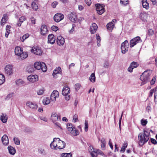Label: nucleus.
<instances>
[{
    "label": "nucleus",
    "mask_w": 157,
    "mask_h": 157,
    "mask_svg": "<svg viewBox=\"0 0 157 157\" xmlns=\"http://www.w3.org/2000/svg\"><path fill=\"white\" fill-rule=\"evenodd\" d=\"M152 73L151 71L147 70L144 71L140 76V79L142 82H147L150 80V76Z\"/></svg>",
    "instance_id": "1"
},
{
    "label": "nucleus",
    "mask_w": 157,
    "mask_h": 157,
    "mask_svg": "<svg viewBox=\"0 0 157 157\" xmlns=\"http://www.w3.org/2000/svg\"><path fill=\"white\" fill-rule=\"evenodd\" d=\"M34 68L37 70L41 69L44 72H46L47 70V67L45 64L43 63L36 62L34 65Z\"/></svg>",
    "instance_id": "2"
},
{
    "label": "nucleus",
    "mask_w": 157,
    "mask_h": 157,
    "mask_svg": "<svg viewBox=\"0 0 157 157\" xmlns=\"http://www.w3.org/2000/svg\"><path fill=\"white\" fill-rule=\"evenodd\" d=\"M67 128L68 131L73 136H77L79 134V132L77 130L72 124L68 123L67 124Z\"/></svg>",
    "instance_id": "3"
},
{
    "label": "nucleus",
    "mask_w": 157,
    "mask_h": 157,
    "mask_svg": "<svg viewBox=\"0 0 157 157\" xmlns=\"http://www.w3.org/2000/svg\"><path fill=\"white\" fill-rule=\"evenodd\" d=\"M138 139L139 140V145L142 146L143 145L146 143L149 140L147 137L143 135L142 133H140L138 136Z\"/></svg>",
    "instance_id": "4"
},
{
    "label": "nucleus",
    "mask_w": 157,
    "mask_h": 157,
    "mask_svg": "<svg viewBox=\"0 0 157 157\" xmlns=\"http://www.w3.org/2000/svg\"><path fill=\"white\" fill-rule=\"evenodd\" d=\"M96 10L98 14L101 15L105 11L104 5L101 4H95Z\"/></svg>",
    "instance_id": "5"
},
{
    "label": "nucleus",
    "mask_w": 157,
    "mask_h": 157,
    "mask_svg": "<svg viewBox=\"0 0 157 157\" xmlns=\"http://www.w3.org/2000/svg\"><path fill=\"white\" fill-rule=\"evenodd\" d=\"M142 41L141 40L140 37L139 36H136L130 40V48H132L137 44L141 42Z\"/></svg>",
    "instance_id": "6"
},
{
    "label": "nucleus",
    "mask_w": 157,
    "mask_h": 157,
    "mask_svg": "<svg viewBox=\"0 0 157 157\" xmlns=\"http://www.w3.org/2000/svg\"><path fill=\"white\" fill-rule=\"evenodd\" d=\"M31 51L36 55H41L42 53V51L41 49L37 46H34L31 49Z\"/></svg>",
    "instance_id": "7"
},
{
    "label": "nucleus",
    "mask_w": 157,
    "mask_h": 157,
    "mask_svg": "<svg viewBox=\"0 0 157 157\" xmlns=\"http://www.w3.org/2000/svg\"><path fill=\"white\" fill-rule=\"evenodd\" d=\"M68 17L69 20L73 22H75L77 20V15L75 13H69L68 15Z\"/></svg>",
    "instance_id": "8"
},
{
    "label": "nucleus",
    "mask_w": 157,
    "mask_h": 157,
    "mask_svg": "<svg viewBox=\"0 0 157 157\" xmlns=\"http://www.w3.org/2000/svg\"><path fill=\"white\" fill-rule=\"evenodd\" d=\"M63 18L64 15L63 14L61 13H57L55 15L54 17V19L56 22H58L63 20Z\"/></svg>",
    "instance_id": "9"
},
{
    "label": "nucleus",
    "mask_w": 157,
    "mask_h": 157,
    "mask_svg": "<svg viewBox=\"0 0 157 157\" xmlns=\"http://www.w3.org/2000/svg\"><path fill=\"white\" fill-rule=\"evenodd\" d=\"M5 72L8 75H11L13 73V66L11 65H7L5 68Z\"/></svg>",
    "instance_id": "10"
},
{
    "label": "nucleus",
    "mask_w": 157,
    "mask_h": 157,
    "mask_svg": "<svg viewBox=\"0 0 157 157\" xmlns=\"http://www.w3.org/2000/svg\"><path fill=\"white\" fill-rule=\"evenodd\" d=\"M28 80L32 82H34L38 80V77L37 75H31L27 77Z\"/></svg>",
    "instance_id": "11"
},
{
    "label": "nucleus",
    "mask_w": 157,
    "mask_h": 157,
    "mask_svg": "<svg viewBox=\"0 0 157 157\" xmlns=\"http://www.w3.org/2000/svg\"><path fill=\"white\" fill-rule=\"evenodd\" d=\"M66 146V143L64 141L61 140L58 138V142L57 146V149H62L64 148Z\"/></svg>",
    "instance_id": "12"
},
{
    "label": "nucleus",
    "mask_w": 157,
    "mask_h": 157,
    "mask_svg": "<svg viewBox=\"0 0 157 157\" xmlns=\"http://www.w3.org/2000/svg\"><path fill=\"white\" fill-rule=\"evenodd\" d=\"M59 95V93L57 91L54 90L51 95V100L52 101H55L56 100V98L58 97Z\"/></svg>",
    "instance_id": "13"
},
{
    "label": "nucleus",
    "mask_w": 157,
    "mask_h": 157,
    "mask_svg": "<svg viewBox=\"0 0 157 157\" xmlns=\"http://www.w3.org/2000/svg\"><path fill=\"white\" fill-rule=\"evenodd\" d=\"M26 105L27 106L33 110H36L38 108V105L36 103H33L31 101H27Z\"/></svg>",
    "instance_id": "14"
},
{
    "label": "nucleus",
    "mask_w": 157,
    "mask_h": 157,
    "mask_svg": "<svg viewBox=\"0 0 157 157\" xmlns=\"http://www.w3.org/2000/svg\"><path fill=\"white\" fill-rule=\"evenodd\" d=\"M58 138H55L53 141L50 144L51 148L53 149H57V146L58 142Z\"/></svg>",
    "instance_id": "15"
},
{
    "label": "nucleus",
    "mask_w": 157,
    "mask_h": 157,
    "mask_svg": "<svg viewBox=\"0 0 157 157\" xmlns=\"http://www.w3.org/2000/svg\"><path fill=\"white\" fill-rule=\"evenodd\" d=\"M51 120L54 123L58 120H60V117L57 113H52L51 116Z\"/></svg>",
    "instance_id": "16"
},
{
    "label": "nucleus",
    "mask_w": 157,
    "mask_h": 157,
    "mask_svg": "<svg viewBox=\"0 0 157 157\" xmlns=\"http://www.w3.org/2000/svg\"><path fill=\"white\" fill-rule=\"evenodd\" d=\"M56 37L54 35L49 34L48 36V43L51 44H53L55 42Z\"/></svg>",
    "instance_id": "17"
},
{
    "label": "nucleus",
    "mask_w": 157,
    "mask_h": 157,
    "mask_svg": "<svg viewBox=\"0 0 157 157\" xmlns=\"http://www.w3.org/2000/svg\"><path fill=\"white\" fill-rule=\"evenodd\" d=\"M57 44L59 46H62L64 44L65 41L64 38L61 36H58L56 40Z\"/></svg>",
    "instance_id": "18"
},
{
    "label": "nucleus",
    "mask_w": 157,
    "mask_h": 157,
    "mask_svg": "<svg viewBox=\"0 0 157 157\" xmlns=\"http://www.w3.org/2000/svg\"><path fill=\"white\" fill-rule=\"evenodd\" d=\"M97 28V25L95 23H93L90 28V31L91 34H94L96 32Z\"/></svg>",
    "instance_id": "19"
},
{
    "label": "nucleus",
    "mask_w": 157,
    "mask_h": 157,
    "mask_svg": "<svg viewBox=\"0 0 157 157\" xmlns=\"http://www.w3.org/2000/svg\"><path fill=\"white\" fill-rule=\"evenodd\" d=\"M2 141L4 145H7L9 144V139L7 135H4L2 138Z\"/></svg>",
    "instance_id": "20"
},
{
    "label": "nucleus",
    "mask_w": 157,
    "mask_h": 157,
    "mask_svg": "<svg viewBox=\"0 0 157 157\" xmlns=\"http://www.w3.org/2000/svg\"><path fill=\"white\" fill-rule=\"evenodd\" d=\"M70 91V89L67 86H64L62 90V94L64 96L68 95Z\"/></svg>",
    "instance_id": "21"
},
{
    "label": "nucleus",
    "mask_w": 157,
    "mask_h": 157,
    "mask_svg": "<svg viewBox=\"0 0 157 157\" xmlns=\"http://www.w3.org/2000/svg\"><path fill=\"white\" fill-rule=\"evenodd\" d=\"M41 34L44 35L46 34L48 30L46 25H42L40 28Z\"/></svg>",
    "instance_id": "22"
},
{
    "label": "nucleus",
    "mask_w": 157,
    "mask_h": 157,
    "mask_svg": "<svg viewBox=\"0 0 157 157\" xmlns=\"http://www.w3.org/2000/svg\"><path fill=\"white\" fill-rule=\"evenodd\" d=\"M148 15L146 13H141L140 15V19L143 21H147Z\"/></svg>",
    "instance_id": "23"
},
{
    "label": "nucleus",
    "mask_w": 157,
    "mask_h": 157,
    "mask_svg": "<svg viewBox=\"0 0 157 157\" xmlns=\"http://www.w3.org/2000/svg\"><path fill=\"white\" fill-rule=\"evenodd\" d=\"M95 149H94L93 147L90 146L88 147V150L90 153V155L92 157H95L96 155H94V151Z\"/></svg>",
    "instance_id": "24"
},
{
    "label": "nucleus",
    "mask_w": 157,
    "mask_h": 157,
    "mask_svg": "<svg viewBox=\"0 0 157 157\" xmlns=\"http://www.w3.org/2000/svg\"><path fill=\"white\" fill-rule=\"evenodd\" d=\"M142 3L143 7L146 10H147L149 8V4L147 2V0H142Z\"/></svg>",
    "instance_id": "25"
},
{
    "label": "nucleus",
    "mask_w": 157,
    "mask_h": 157,
    "mask_svg": "<svg viewBox=\"0 0 157 157\" xmlns=\"http://www.w3.org/2000/svg\"><path fill=\"white\" fill-rule=\"evenodd\" d=\"M14 52L16 55L19 56L22 52L21 49L20 47H16L15 48Z\"/></svg>",
    "instance_id": "26"
},
{
    "label": "nucleus",
    "mask_w": 157,
    "mask_h": 157,
    "mask_svg": "<svg viewBox=\"0 0 157 157\" xmlns=\"http://www.w3.org/2000/svg\"><path fill=\"white\" fill-rule=\"evenodd\" d=\"M0 120L3 123H6L7 120V117H6V115L5 114L2 113L1 116Z\"/></svg>",
    "instance_id": "27"
},
{
    "label": "nucleus",
    "mask_w": 157,
    "mask_h": 157,
    "mask_svg": "<svg viewBox=\"0 0 157 157\" xmlns=\"http://www.w3.org/2000/svg\"><path fill=\"white\" fill-rule=\"evenodd\" d=\"M8 149L9 153L12 155H13L16 152L15 149L11 146H9L8 147Z\"/></svg>",
    "instance_id": "28"
},
{
    "label": "nucleus",
    "mask_w": 157,
    "mask_h": 157,
    "mask_svg": "<svg viewBox=\"0 0 157 157\" xmlns=\"http://www.w3.org/2000/svg\"><path fill=\"white\" fill-rule=\"evenodd\" d=\"M38 152L40 154L45 155H47V153L45 150L43 148L40 147L38 149Z\"/></svg>",
    "instance_id": "29"
},
{
    "label": "nucleus",
    "mask_w": 157,
    "mask_h": 157,
    "mask_svg": "<svg viewBox=\"0 0 157 157\" xmlns=\"http://www.w3.org/2000/svg\"><path fill=\"white\" fill-rule=\"evenodd\" d=\"M11 28V26L10 25H7L6 27V32L5 33V36L7 38L8 35L10 33V29Z\"/></svg>",
    "instance_id": "30"
},
{
    "label": "nucleus",
    "mask_w": 157,
    "mask_h": 157,
    "mask_svg": "<svg viewBox=\"0 0 157 157\" xmlns=\"http://www.w3.org/2000/svg\"><path fill=\"white\" fill-rule=\"evenodd\" d=\"M106 26L108 30L111 31L113 29L114 24L112 22H110Z\"/></svg>",
    "instance_id": "31"
},
{
    "label": "nucleus",
    "mask_w": 157,
    "mask_h": 157,
    "mask_svg": "<svg viewBox=\"0 0 157 157\" xmlns=\"http://www.w3.org/2000/svg\"><path fill=\"white\" fill-rule=\"evenodd\" d=\"M22 59H24L28 56V54L26 52H22L19 56Z\"/></svg>",
    "instance_id": "32"
},
{
    "label": "nucleus",
    "mask_w": 157,
    "mask_h": 157,
    "mask_svg": "<svg viewBox=\"0 0 157 157\" xmlns=\"http://www.w3.org/2000/svg\"><path fill=\"white\" fill-rule=\"evenodd\" d=\"M56 69L57 68H56V69L54 70L53 73V75H55V74H56L57 75L58 74H61V73L62 72L61 68L60 67H59L58 68H57V69Z\"/></svg>",
    "instance_id": "33"
},
{
    "label": "nucleus",
    "mask_w": 157,
    "mask_h": 157,
    "mask_svg": "<svg viewBox=\"0 0 157 157\" xmlns=\"http://www.w3.org/2000/svg\"><path fill=\"white\" fill-rule=\"evenodd\" d=\"M89 80L92 82H94L95 81V77L94 73H92L89 77Z\"/></svg>",
    "instance_id": "34"
},
{
    "label": "nucleus",
    "mask_w": 157,
    "mask_h": 157,
    "mask_svg": "<svg viewBox=\"0 0 157 157\" xmlns=\"http://www.w3.org/2000/svg\"><path fill=\"white\" fill-rule=\"evenodd\" d=\"M98 154H100L101 155H105L99 149H95L94 151V155H96L95 157L97 156Z\"/></svg>",
    "instance_id": "35"
},
{
    "label": "nucleus",
    "mask_w": 157,
    "mask_h": 157,
    "mask_svg": "<svg viewBox=\"0 0 157 157\" xmlns=\"http://www.w3.org/2000/svg\"><path fill=\"white\" fill-rule=\"evenodd\" d=\"M143 134L146 137H147V138L149 139L150 132L149 130H144V133Z\"/></svg>",
    "instance_id": "36"
},
{
    "label": "nucleus",
    "mask_w": 157,
    "mask_h": 157,
    "mask_svg": "<svg viewBox=\"0 0 157 157\" xmlns=\"http://www.w3.org/2000/svg\"><path fill=\"white\" fill-rule=\"evenodd\" d=\"M129 43L127 40H125L121 44V47H128Z\"/></svg>",
    "instance_id": "37"
},
{
    "label": "nucleus",
    "mask_w": 157,
    "mask_h": 157,
    "mask_svg": "<svg viewBox=\"0 0 157 157\" xmlns=\"http://www.w3.org/2000/svg\"><path fill=\"white\" fill-rule=\"evenodd\" d=\"M5 77L2 74H0V85L2 84L5 81Z\"/></svg>",
    "instance_id": "38"
},
{
    "label": "nucleus",
    "mask_w": 157,
    "mask_h": 157,
    "mask_svg": "<svg viewBox=\"0 0 157 157\" xmlns=\"http://www.w3.org/2000/svg\"><path fill=\"white\" fill-rule=\"evenodd\" d=\"M16 83L18 86H21L24 84V82L21 79H18L16 81Z\"/></svg>",
    "instance_id": "39"
},
{
    "label": "nucleus",
    "mask_w": 157,
    "mask_h": 157,
    "mask_svg": "<svg viewBox=\"0 0 157 157\" xmlns=\"http://www.w3.org/2000/svg\"><path fill=\"white\" fill-rule=\"evenodd\" d=\"M96 38L97 40V45L98 47L100 46V42L101 41L100 37L99 34H97L96 35Z\"/></svg>",
    "instance_id": "40"
},
{
    "label": "nucleus",
    "mask_w": 157,
    "mask_h": 157,
    "mask_svg": "<svg viewBox=\"0 0 157 157\" xmlns=\"http://www.w3.org/2000/svg\"><path fill=\"white\" fill-rule=\"evenodd\" d=\"M130 65L134 68L137 67L138 66L139 64L137 62L133 61L131 63Z\"/></svg>",
    "instance_id": "41"
},
{
    "label": "nucleus",
    "mask_w": 157,
    "mask_h": 157,
    "mask_svg": "<svg viewBox=\"0 0 157 157\" xmlns=\"http://www.w3.org/2000/svg\"><path fill=\"white\" fill-rule=\"evenodd\" d=\"M34 68L33 66H30L27 69V71L29 72L32 73L34 71Z\"/></svg>",
    "instance_id": "42"
},
{
    "label": "nucleus",
    "mask_w": 157,
    "mask_h": 157,
    "mask_svg": "<svg viewBox=\"0 0 157 157\" xmlns=\"http://www.w3.org/2000/svg\"><path fill=\"white\" fill-rule=\"evenodd\" d=\"M29 36V35L28 34H26L24 35L21 38V40L22 42H23Z\"/></svg>",
    "instance_id": "43"
},
{
    "label": "nucleus",
    "mask_w": 157,
    "mask_h": 157,
    "mask_svg": "<svg viewBox=\"0 0 157 157\" xmlns=\"http://www.w3.org/2000/svg\"><path fill=\"white\" fill-rule=\"evenodd\" d=\"M14 94L13 93H10L8 94L5 98V100H8L11 98L12 97Z\"/></svg>",
    "instance_id": "44"
},
{
    "label": "nucleus",
    "mask_w": 157,
    "mask_h": 157,
    "mask_svg": "<svg viewBox=\"0 0 157 157\" xmlns=\"http://www.w3.org/2000/svg\"><path fill=\"white\" fill-rule=\"evenodd\" d=\"M61 156L62 157H72V155L71 153H63Z\"/></svg>",
    "instance_id": "45"
},
{
    "label": "nucleus",
    "mask_w": 157,
    "mask_h": 157,
    "mask_svg": "<svg viewBox=\"0 0 157 157\" xmlns=\"http://www.w3.org/2000/svg\"><path fill=\"white\" fill-rule=\"evenodd\" d=\"M128 47H121V52L123 54H125L127 52L128 50Z\"/></svg>",
    "instance_id": "46"
},
{
    "label": "nucleus",
    "mask_w": 157,
    "mask_h": 157,
    "mask_svg": "<svg viewBox=\"0 0 157 157\" xmlns=\"http://www.w3.org/2000/svg\"><path fill=\"white\" fill-rule=\"evenodd\" d=\"M13 141L15 144L17 145L20 144V141L18 138L14 137L13 138Z\"/></svg>",
    "instance_id": "47"
},
{
    "label": "nucleus",
    "mask_w": 157,
    "mask_h": 157,
    "mask_svg": "<svg viewBox=\"0 0 157 157\" xmlns=\"http://www.w3.org/2000/svg\"><path fill=\"white\" fill-rule=\"evenodd\" d=\"M156 88H155L151 90L149 94V96L152 97L153 93L154 92V91H156Z\"/></svg>",
    "instance_id": "48"
},
{
    "label": "nucleus",
    "mask_w": 157,
    "mask_h": 157,
    "mask_svg": "<svg viewBox=\"0 0 157 157\" xmlns=\"http://www.w3.org/2000/svg\"><path fill=\"white\" fill-rule=\"evenodd\" d=\"M44 91L43 88L41 89L38 91L37 94L38 95H41L43 94Z\"/></svg>",
    "instance_id": "49"
},
{
    "label": "nucleus",
    "mask_w": 157,
    "mask_h": 157,
    "mask_svg": "<svg viewBox=\"0 0 157 157\" xmlns=\"http://www.w3.org/2000/svg\"><path fill=\"white\" fill-rule=\"evenodd\" d=\"M81 85L79 83H76L75 84V89L76 91H77L81 87Z\"/></svg>",
    "instance_id": "50"
},
{
    "label": "nucleus",
    "mask_w": 157,
    "mask_h": 157,
    "mask_svg": "<svg viewBox=\"0 0 157 157\" xmlns=\"http://www.w3.org/2000/svg\"><path fill=\"white\" fill-rule=\"evenodd\" d=\"M120 2L121 4L126 5L128 3V0H121Z\"/></svg>",
    "instance_id": "51"
},
{
    "label": "nucleus",
    "mask_w": 157,
    "mask_h": 157,
    "mask_svg": "<svg viewBox=\"0 0 157 157\" xmlns=\"http://www.w3.org/2000/svg\"><path fill=\"white\" fill-rule=\"evenodd\" d=\"M147 34L149 36H152L154 34V31L151 29H150L148 30Z\"/></svg>",
    "instance_id": "52"
},
{
    "label": "nucleus",
    "mask_w": 157,
    "mask_h": 157,
    "mask_svg": "<svg viewBox=\"0 0 157 157\" xmlns=\"http://www.w3.org/2000/svg\"><path fill=\"white\" fill-rule=\"evenodd\" d=\"M88 127V121H85V129L86 132H87V131Z\"/></svg>",
    "instance_id": "53"
},
{
    "label": "nucleus",
    "mask_w": 157,
    "mask_h": 157,
    "mask_svg": "<svg viewBox=\"0 0 157 157\" xmlns=\"http://www.w3.org/2000/svg\"><path fill=\"white\" fill-rule=\"evenodd\" d=\"M147 120L144 119H142L141 121V124L143 126H145L147 123Z\"/></svg>",
    "instance_id": "54"
},
{
    "label": "nucleus",
    "mask_w": 157,
    "mask_h": 157,
    "mask_svg": "<svg viewBox=\"0 0 157 157\" xmlns=\"http://www.w3.org/2000/svg\"><path fill=\"white\" fill-rule=\"evenodd\" d=\"M26 18L25 16H22L19 19V21L21 23H22L24 21H25Z\"/></svg>",
    "instance_id": "55"
},
{
    "label": "nucleus",
    "mask_w": 157,
    "mask_h": 157,
    "mask_svg": "<svg viewBox=\"0 0 157 157\" xmlns=\"http://www.w3.org/2000/svg\"><path fill=\"white\" fill-rule=\"evenodd\" d=\"M51 29L54 31H56L58 30V28L55 25H53L51 27Z\"/></svg>",
    "instance_id": "56"
},
{
    "label": "nucleus",
    "mask_w": 157,
    "mask_h": 157,
    "mask_svg": "<svg viewBox=\"0 0 157 157\" xmlns=\"http://www.w3.org/2000/svg\"><path fill=\"white\" fill-rule=\"evenodd\" d=\"M109 63L108 61H105L104 64L103 66L105 68H108L109 66Z\"/></svg>",
    "instance_id": "57"
},
{
    "label": "nucleus",
    "mask_w": 157,
    "mask_h": 157,
    "mask_svg": "<svg viewBox=\"0 0 157 157\" xmlns=\"http://www.w3.org/2000/svg\"><path fill=\"white\" fill-rule=\"evenodd\" d=\"M85 2L88 6H89L91 3L90 0H85Z\"/></svg>",
    "instance_id": "58"
},
{
    "label": "nucleus",
    "mask_w": 157,
    "mask_h": 157,
    "mask_svg": "<svg viewBox=\"0 0 157 157\" xmlns=\"http://www.w3.org/2000/svg\"><path fill=\"white\" fill-rule=\"evenodd\" d=\"M58 4V2H57L55 1L52 3L51 5L53 8H54L56 7Z\"/></svg>",
    "instance_id": "59"
},
{
    "label": "nucleus",
    "mask_w": 157,
    "mask_h": 157,
    "mask_svg": "<svg viewBox=\"0 0 157 157\" xmlns=\"http://www.w3.org/2000/svg\"><path fill=\"white\" fill-rule=\"evenodd\" d=\"M50 100H44L43 101V103L44 105L48 104L50 103Z\"/></svg>",
    "instance_id": "60"
},
{
    "label": "nucleus",
    "mask_w": 157,
    "mask_h": 157,
    "mask_svg": "<svg viewBox=\"0 0 157 157\" xmlns=\"http://www.w3.org/2000/svg\"><path fill=\"white\" fill-rule=\"evenodd\" d=\"M151 141L153 144H157V142L155 139L151 138Z\"/></svg>",
    "instance_id": "61"
},
{
    "label": "nucleus",
    "mask_w": 157,
    "mask_h": 157,
    "mask_svg": "<svg viewBox=\"0 0 157 157\" xmlns=\"http://www.w3.org/2000/svg\"><path fill=\"white\" fill-rule=\"evenodd\" d=\"M54 123L55 126L59 127L60 128H61V125L59 123H58V122H56L55 123L54 122Z\"/></svg>",
    "instance_id": "62"
},
{
    "label": "nucleus",
    "mask_w": 157,
    "mask_h": 157,
    "mask_svg": "<svg viewBox=\"0 0 157 157\" xmlns=\"http://www.w3.org/2000/svg\"><path fill=\"white\" fill-rule=\"evenodd\" d=\"M155 79H156V78H155V77H153L152 78V80L151 81L150 83H151V85H153L155 84Z\"/></svg>",
    "instance_id": "63"
},
{
    "label": "nucleus",
    "mask_w": 157,
    "mask_h": 157,
    "mask_svg": "<svg viewBox=\"0 0 157 157\" xmlns=\"http://www.w3.org/2000/svg\"><path fill=\"white\" fill-rule=\"evenodd\" d=\"M133 69V67L132 66H131V65H130L128 69V71L130 72H132Z\"/></svg>",
    "instance_id": "64"
}]
</instances>
